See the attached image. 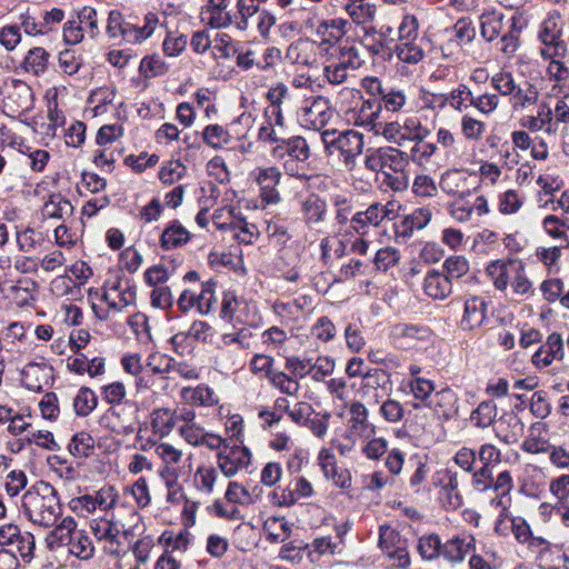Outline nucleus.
Wrapping results in <instances>:
<instances>
[{
    "label": "nucleus",
    "mask_w": 569,
    "mask_h": 569,
    "mask_svg": "<svg viewBox=\"0 0 569 569\" xmlns=\"http://www.w3.org/2000/svg\"><path fill=\"white\" fill-rule=\"evenodd\" d=\"M276 159L283 160L286 172L292 177H306V161L310 157V147L307 140L300 136H295L282 140L272 149Z\"/></svg>",
    "instance_id": "nucleus-5"
},
{
    "label": "nucleus",
    "mask_w": 569,
    "mask_h": 569,
    "mask_svg": "<svg viewBox=\"0 0 569 569\" xmlns=\"http://www.w3.org/2000/svg\"><path fill=\"white\" fill-rule=\"evenodd\" d=\"M198 273L196 271H189L184 274L183 281L193 282V287L186 288L181 292L177 305L180 311L188 312L192 308L201 315H207L211 311L212 305L216 301L213 284L210 282L197 283Z\"/></svg>",
    "instance_id": "nucleus-7"
},
{
    "label": "nucleus",
    "mask_w": 569,
    "mask_h": 569,
    "mask_svg": "<svg viewBox=\"0 0 569 569\" xmlns=\"http://www.w3.org/2000/svg\"><path fill=\"white\" fill-rule=\"evenodd\" d=\"M407 166L408 161L402 151L392 147H385L383 162L379 170L383 176L389 172L403 171Z\"/></svg>",
    "instance_id": "nucleus-45"
},
{
    "label": "nucleus",
    "mask_w": 569,
    "mask_h": 569,
    "mask_svg": "<svg viewBox=\"0 0 569 569\" xmlns=\"http://www.w3.org/2000/svg\"><path fill=\"white\" fill-rule=\"evenodd\" d=\"M319 50L318 42L300 38L289 44L286 50L284 61L295 66L297 70H302L317 62V54Z\"/></svg>",
    "instance_id": "nucleus-17"
},
{
    "label": "nucleus",
    "mask_w": 569,
    "mask_h": 569,
    "mask_svg": "<svg viewBox=\"0 0 569 569\" xmlns=\"http://www.w3.org/2000/svg\"><path fill=\"white\" fill-rule=\"evenodd\" d=\"M525 202V197L515 189H508L498 197V210L502 214L517 213Z\"/></svg>",
    "instance_id": "nucleus-48"
},
{
    "label": "nucleus",
    "mask_w": 569,
    "mask_h": 569,
    "mask_svg": "<svg viewBox=\"0 0 569 569\" xmlns=\"http://www.w3.org/2000/svg\"><path fill=\"white\" fill-rule=\"evenodd\" d=\"M150 423L154 435L168 436L176 425V412L168 408H158L151 412Z\"/></svg>",
    "instance_id": "nucleus-40"
},
{
    "label": "nucleus",
    "mask_w": 569,
    "mask_h": 569,
    "mask_svg": "<svg viewBox=\"0 0 569 569\" xmlns=\"http://www.w3.org/2000/svg\"><path fill=\"white\" fill-rule=\"evenodd\" d=\"M542 230L552 239L560 241L561 244L569 246V219L560 218L556 214H548L542 219Z\"/></svg>",
    "instance_id": "nucleus-38"
},
{
    "label": "nucleus",
    "mask_w": 569,
    "mask_h": 569,
    "mask_svg": "<svg viewBox=\"0 0 569 569\" xmlns=\"http://www.w3.org/2000/svg\"><path fill=\"white\" fill-rule=\"evenodd\" d=\"M407 387L409 388L410 393L413 396L416 400L421 401L425 406L429 401V399L433 396L435 385L431 380L425 379L422 377H417L416 379H409Z\"/></svg>",
    "instance_id": "nucleus-55"
},
{
    "label": "nucleus",
    "mask_w": 569,
    "mask_h": 569,
    "mask_svg": "<svg viewBox=\"0 0 569 569\" xmlns=\"http://www.w3.org/2000/svg\"><path fill=\"white\" fill-rule=\"evenodd\" d=\"M379 547L393 561L392 566L406 569L410 565L408 540L389 526L379 530Z\"/></svg>",
    "instance_id": "nucleus-12"
},
{
    "label": "nucleus",
    "mask_w": 569,
    "mask_h": 569,
    "mask_svg": "<svg viewBox=\"0 0 569 569\" xmlns=\"http://www.w3.org/2000/svg\"><path fill=\"white\" fill-rule=\"evenodd\" d=\"M227 8L228 7L203 8L201 11V20L212 28H226L232 22L231 14Z\"/></svg>",
    "instance_id": "nucleus-50"
},
{
    "label": "nucleus",
    "mask_w": 569,
    "mask_h": 569,
    "mask_svg": "<svg viewBox=\"0 0 569 569\" xmlns=\"http://www.w3.org/2000/svg\"><path fill=\"white\" fill-rule=\"evenodd\" d=\"M425 292L433 299H446L452 291L449 278L439 271H430L423 279Z\"/></svg>",
    "instance_id": "nucleus-32"
},
{
    "label": "nucleus",
    "mask_w": 569,
    "mask_h": 569,
    "mask_svg": "<svg viewBox=\"0 0 569 569\" xmlns=\"http://www.w3.org/2000/svg\"><path fill=\"white\" fill-rule=\"evenodd\" d=\"M263 530L271 542H283L291 532L283 517H268L263 523Z\"/></svg>",
    "instance_id": "nucleus-43"
},
{
    "label": "nucleus",
    "mask_w": 569,
    "mask_h": 569,
    "mask_svg": "<svg viewBox=\"0 0 569 569\" xmlns=\"http://www.w3.org/2000/svg\"><path fill=\"white\" fill-rule=\"evenodd\" d=\"M187 174V167L179 159L168 160L159 170L158 177L164 184H173Z\"/></svg>",
    "instance_id": "nucleus-47"
},
{
    "label": "nucleus",
    "mask_w": 569,
    "mask_h": 569,
    "mask_svg": "<svg viewBox=\"0 0 569 569\" xmlns=\"http://www.w3.org/2000/svg\"><path fill=\"white\" fill-rule=\"evenodd\" d=\"M547 76L553 82L551 92L553 96L569 97V68L562 61L563 59L549 58Z\"/></svg>",
    "instance_id": "nucleus-27"
},
{
    "label": "nucleus",
    "mask_w": 569,
    "mask_h": 569,
    "mask_svg": "<svg viewBox=\"0 0 569 569\" xmlns=\"http://www.w3.org/2000/svg\"><path fill=\"white\" fill-rule=\"evenodd\" d=\"M269 381L274 388L287 396H297L299 393L300 383L282 371H274L272 375H269Z\"/></svg>",
    "instance_id": "nucleus-57"
},
{
    "label": "nucleus",
    "mask_w": 569,
    "mask_h": 569,
    "mask_svg": "<svg viewBox=\"0 0 569 569\" xmlns=\"http://www.w3.org/2000/svg\"><path fill=\"white\" fill-rule=\"evenodd\" d=\"M181 397L186 402L197 406H212L218 402L214 392L207 386L183 388Z\"/></svg>",
    "instance_id": "nucleus-42"
},
{
    "label": "nucleus",
    "mask_w": 569,
    "mask_h": 569,
    "mask_svg": "<svg viewBox=\"0 0 569 569\" xmlns=\"http://www.w3.org/2000/svg\"><path fill=\"white\" fill-rule=\"evenodd\" d=\"M332 114L333 111L329 100L322 96L305 99L297 111L301 124L313 130L323 128L330 121Z\"/></svg>",
    "instance_id": "nucleus-10"
},
{
    "label": "nucleus",
    "mask_w": 569,
    "mask_h": 569,
    "mask_svg": "<svg viewBox=\"0 0 569 569\" xmlns=\"http://www.w3.org/2000/svg\"><path fill=\"white\" fill-rule=\"evenodd\" d=\"M417 548L420 556L426 560H433L442 553V543L437 535L421 537Z\"/></svg>",
    "instance_id": "nucleus-59"
},
{
    "label": "nucleus",
    "mask_w": 569,
    "mask_h": 569,
    "mask_svg": "<svg viewBox=\"0 0 569 569\" xmlns=\"http://www.w3.org/2000/svg\"><path fill=\"white\" fill-rule=\"evenodd\" d=\"M458 397L455 391L449 388H443L433 393V396L426 403L433 416L438 419L449 420L458 411Z\"/></svg>",
    "instance_id": "nucleus-22"
},
{
    "label": "nucleus",
    "mask_w": 569,
    "mask_h": 569,
    "mask_svg": "<svg viewBox=\"0 0 569 569\" xmlns=\"http://www.w3.org/2000/svg\"><path fill=\"white\" fill-rule=\"evenodd\" d=\"M191 238L190 232L177 220L169 222L160 237V246L171 250L184 246Z\"/></svg>",
    "instance_id": "nucleus-31"
},
{
    "label": "nucleus",
    "mask_w": 569,
    "mask_h": 569,
    "mask_svg": "<svg viewBox=\"0 0 569 569\" xmlns=\"http://www.w3.org/2000/svg\"><path fill=\"white\" fill-rule=\"evenodd\" d=\"M381 104L376 100H365L351 109L348 113V120L353 124L378 131Z\"/></svg>",
    "instance_id": "nucleus-21"
},
{
    "label": "nucleus",
    "mask_w": 569,
    "mask_h": 569,
    "mask_svg": "<svg viewBox=\"0 0 569 569\" xmlns=\"http://www.w3.org/2000/svg\"><path fill=\"white\" fill-rule=\"evenodd\" d=\"M178 432L187 443L193 447L203 446L209 450H217L224 443L222 437L204 430V428L197 422L180 426Z\"/></svg>",
    "instance_id": "nucleus-19"
},
{
    "label": "nucleus",
    "mask_w": 569,
    "mask_h": 569,
    "mask_svg": "<svg viewBox=\"0 0 569 569\" xmlns=\"http://www.w3.org/2000/svg\"><path fill=\"white\" fill-rule=\"evenodd\" d=\"M440 188L450 196L465 197L468 191V178L461 170H448L440 179Z\"/></svg>",
    "instance_id": "nucleus-35"
},
{
    "label": "nucleus",
    "mask_w": 569,
    "mask_h": 569,
    "mask_svg": "<svg viewBox=\"0 0 569 569\" xmlns=\"http://www.w3.org/2000/svg\"><path fill=\"white\" fill-rule=\"evenodd\" d=\"M94 447L93 438L87 432L76 433L69 446V452L76 458L88 457Z\"/></svg>",
    "instance_id": "nucleus-56"
},
{
    "label": "nucleus",
    "mask_w": 569,
    "mask_h": 569,
    "mask_svg": "<svg viewBox=\"0 0 569 569\" xmlns=\"http://www.w3.org/2000/svg\"><path fill=\"white\" fill-rule=\"evenodd\" d=\"M511 532L521 543L528 542L530 546H545L547 543L543 538L532 536L529 525L522 518H513Z\"/></svg>",
    "instance_id": "nucleus-58"
},
{
    "label": "nucleus",
    "mask_w": 569,
    "mask_h": 569,
    "mask_svg": "<svg viewBox=\"0 0 569 569\" xmlns=\"http://www.w3.org/2000/svg\"><path fill=\"white\" fill-rule=\"evenodd\" d=\"M102 299L108 306L107 312L101 316L108 318L110 313H119L136 301V291L128 282L119 279L108 280L103 286Z\"/></svg>",
    "instance_id": "nucleus-14"
},
{
    "label": "nucleus",
    "mask_w": 569,
    "mask_h": 569,
    "mask_svg": "<svg viewBox=\"0 0 569 569\" xmlns=\"http://www.w3.org/2000/svg\"><path fill=\"white\" fill-rule=\"evenodd\" d=\"M201 137L203 142L213 149H220L230 141L228 130L220 124H209L204 127Z\"/></svg>",
    "instance_id": "nucleus-49"
},
{
    "label": "nucleus",
    "mask_w": 569,
    "mask_h": 569,
    "mask_svg": "<svg viewBox=\"0 0 569 569\" xmlns=\"http://www.w3.org/2000/svg\"><path fill=\"white\" fill-rule=\"evenodd\" d=\"M321 138L329 154L338 153L349 170L355 168L356 159L363 149V136L361 133L347 130L336 134L335 131L326 130Z\"/></svg>",
    "instance_id": "nucleus-6"
},
{
    "label": "nucleus",
    "mask_w": 569,
    "mask_h": 569,
    "mask_svg": "<svg viewBox=\"0 0 569 569\" xmlns=\"http://www.w3.org/2000/svg\"><path fill=\"white\" fill-rule=\"evenodd\" d=\"M510 101L515 110L527 109L538 103L539 91L536 86L530 82H526L525 87L518 84L517 89L511 94Z\"/></svg>",
    "instance_id": "nucleus-41"
},
{
    "label": "nucleus",
    "mask_w": 569,
    "mask_h": 569,
    "mask_svg": "<svg viewBox=\"0 0 569 569\" xmlns=\"http://www.w3.org/2000/svg\"><path fill=\"white\" fill-rule=\"evenodd\" d=\"M487 312V305L480 297H471L465 301L463 315L460 326L463 330H475L479 328Z\"/></svg>",
    "instance_id": "nucleus-30"
},
{
    "label": "nucleus",
    "mask_w": 569,
    "mask_h": 569,
    "mask_svg": "<svg viewBox=\"0 0 569 569\" xmlns=\"http://www.w3.org/2000/svg\"><path fill=\"white\" fill-rule=\"evenodd\" d=\"M218 472L212 466H199L194 473V483L201 492L210 495L214 490Z\"/></svg>",
    "instance_id": "nucleus-52"
},
{
    "label": "nucleus",
    "mask_w": 569,
    "mask_h": 569,
    "mask_svg": "<svg viewBox=\"0 0 569 569\" xmlns=\"http://www.w3.org/2000/svg\"><path fill=\"white\" fill-rule=\"evenodd\" d=\"M3 112L14 117L29 112L34 106V93L29 84L19 79H7L0 88Z\"/></svg>",
    "instance_id": "nucleus-8"
},
{
    "label": "nucleus",
    "mask_w": 569,
    "mask_h": 569,
    "mask_svg": "<svg viewBox=\"0 0 569 569\" xmlns=\"http://www.w3.org/2000/svg\"><path fill=\"white\" fill-rule=\"evenodd\" d=\"M376 426L369 420V411L360 401L347 406L346 439L361 440L373 437Z\"/></svg>",
    "instance_id": "nucleus-13"
},
{
    "label": "nucleus",
    "mask_w": 569,
    "mask_h": 569,
    "mask_svg": "<svg viewBox=\"0 0 569 569\" xmlns=\"http://www.w3.org/2000/svg\"><path fill=\"white\" fill-rule=\"evenodd\" d=\"M442 267L446 272L445 276L449 278L450 282L468 276L470 270L469 261L463 256H451L447 258Z\"/></svg>",
    "instance_id": "nucleus-53"
},
{
    "label": "nucleus",
    "mask_w": 569,
    "mask_h": 569,
    "mask_svg": "<svg viewBox=\"0 0 569 569\" xmlns=\"http://www.w3.org/2000/svg\"><path fill=\"white\" fill-rule=\"evenodd\" d=\"M521 449L528 453H546L551 449L549 428L543 422H535L521 445Z\"/></svg>",
    "instance_id": "nucleus-23"
},
{
    "label": "nucleus",
    "mask_w": 569,
    "mask_h": 569,
    "mask_svg": "<svg viewBox=\"0 0 569 569\" xmlns=\"http://www.w3.org/2000/svg\"><path fill=\"white\" fill-rule=\"evenodd\" d=\"M486 274L493 288L511 301L523 302L535 296L533 282L521 259L493 260L486 267Z\"/></svg>",
    "instance_id": "nucleus-1"
},
{
    "label": "nucleus",
    "mask_w": 569,
    "mask_h": 569,
    "mask_svg": "<svg viewBox=\"0 0 569 569\" xmlns=\"http://www.w3.org/2000/svg\"><path fill=\"white\" fill-rule=\"evenodd\" d=\"M52 378V368L46 363H28L21 372V381L31 391H41Z\"/></svg>",
    "instance_id": "nucleus-25"
},
{
    "label": "nucleus",
    "mask_w": 569,
    "mask_h": 569,
    "mask_svg": "<svg viewBox=\"0 0 569 569\" xmlns=\"http://www.w3.org/2000/svg\"><path fill=\"white\" fill-rule=\"evenodd\" d=\"M497 417V406L491 400L482 401L471 413V420L479 428H487L492 425Z\"/></svg>",
    "instance_id": "nucleus-51"
},
{
    "label": "nucleus",
    "mask_w": 569,
    "mask_h": 569,
    "mask_svg": "<svg viewBox=\"0 0 569 569\" xmlns=\"http://www.w3.org/2000/svg\"><path fill=\"white\" fill-rule=\"evenodd\" d=\"M326 211V202L316 194H310L301 201V214L303 221L309 226L322 222Z\"/></svg>",
    "instance_id": "nucleus-34"
},
{
    "label": "nucleus",
    "mask_w": 569,
    "mask_h": 569,
    "mask_svg": "<svg viewBox=\"0 0 569 569\" xmlns=\"http://www.w3.org/2000/svg\"><path fill=\"white\" fill-rule=\"evenodd\" d=\"M460 127L461 133L467 140L478 141L482 138L486 131L485 122L469 114H465L461 118Z\"/></svg>",
    "instance_id": "nucleus-64"
},
{
    "label": "nucleus",
    "mask_w": 569,
    "mask_h": 569,
    "mask_svg": "<svg viewBox=\"0 0 569 569\" xmlns=\"http://www.w3.org/2000/svg\"><path fill=\"white\" fill-rule=\"evenodd\" d=\"M154 453L161 461L160 477L167 485L178 482L192 473L191 452H184L181 447L170 442H154Z\"/></svg>",
    "instance_id": "nucleus-3"
},
{
    "label": "nucleus",
    "mask_w": 569,
    "mask_h": 569,
    "mask_svg": "<svg viewBox=\"0 0 569 569\" xmlns=\"http://www.w3.org/2000/svg\"><path fill=\"white\" fill-rule=\"evenodd\" d=\"M159 26V17L154 12H148L143 24L138 26L126 21L121 12L112 10L109 12L106 30L111 39L121 38L127 43L137 44L150 38Z\"/></svg>",
    "instance_id": "nucleus-4"
},
{
    "label": "nucleus",
    "mask_w": 569,
    "mask_h": 569,
    "mask_svg": "<svg viewBox=\"0 0 569 569\" xmlns=\"http://www.w3.org/2000/svg\"><path fill=\"white\" fill-rule=\"evenodd\" d=\"M96 505L99 509L106 511V515H114L112 510L119 500V493L113 486H104L100 488L96 493Z\"/></svg>",
    "instance_id": "nucleus-60"
},
{
    "label": "nucleus",
    "mask_w": 569,
    "mask_h": 569,
    "mask_svg": "<svg viewBox=\"0 0 569 569\" xmlns=\"http://www.w3.org/2000/svg\"><path fill=\"white\" fill-rule=\"evenodd\" d=\"M77 531V522L72 517L64 518L47 537L48 546L53 548L58 546H69Z\"/></svg>",
    "instance_id": "nucleus-39"
},
{
    "label": "nucleus",
    "mask_w": 569,
    "mask_h": 569,
    "mask_svg": "<svg viewBox=\"0 0 569 569\" xmlns=\"http://www.w3.org/2000/svg\"><path fill=\"white\" fill-rule=\"evenodd\" d=\"M471 97H473L471 90L467 86L460 84L450 93L445 94L446 106L449 104L456 111L461 112L468 108L466 102H470Z\"/></svg>",
    "instance_id": "nucleus-62"
},
{
    "label": "nucleus",
    "mask_w": 569,
    "mask_h": 569,
    "mask_svg": "<svg viewBox=\"0 0 569 569\" xmlns=\"http://www.w3.org/2000/svg\"><path fill=\"white\" fill-rule=\"evenodd\" d=\"M218 450L217 466L228 478L236 476L250 463V452L246 447L229 446L224 441Z\"/></svg>",
    "instance_id": "nucleus-16"
},
{
    "label": "nucleus",
    "mask_w": 569,
    "mask_h": 569,
    "mask_svg": "<svg viewBox=\"0 0 569 569\" xmlns=\"http://www.w3.org/2000/svg\"><path fill=\"white\" fill-rule=\"evenodd\" d=\"M281 179V172L276 167L259 169L256 181L261 190V198L267 203H277L280 201V194L277 187Z\"/></svg>",
    "instance_id": "nucleus-24"
},
{
    "label": "nucleus",
    "mask_w": 569,
    "mask_h": 569,
    "mask_svg": "<svg viewBox=\"0 0 569 569\" xmlns=\"http://www.w3.org/2000/svg\"><path fill=\"white\" fill-rule=\"evenodd\" d=\"M98 403L94 392L87 387H82L73 399V408L78 416H88Z\"/></svg>",
    "instance_id": "nucleus-54"
},
{
    "label": "nucleus",
    "mask_w": 569,
    "mask_h": 569,
    "mask_svg": "<svg viewBox=\"0 0 569 569\" xmlns=\"http://www.w3.org/2000/svg\"><path fill=\"white\" fill-rule=\"evenodd\" d=\"M49 57L50 54L43 48H32L24 58L23 67L34 76L42 74L48 68Z\"/></svg>",
    "instance_id": "nucleus-44"
},
{
    "label": "nucleus",
    "mask_w": 569,
    "mask_h": 569,
    "mask_svg": "<svg viewBox=\"0 0 569 569\" xmlns=\"http://www.w3.org/2000/svg\"><path fill=\"white\" fill-rule=\"evenodd\" d=\"M312 485L303 477H298L291 481L287 488L274 491V497L280 506H292L301 498L312 496Z\"/></svg>",
    "instance_id": "nucleus-26"
},
{
    "label": "nucleus",
    "mask_w": 569,
    "mask_h": 569,
    "mask_svg": "<svg viewBox=\"0 0 569 569\" xmlns=\"http://www.w3.org/2000/svg\"><path fill=\"white\" fill-rule=\"evenodd\" d=\"M475 548V538L470 535H459L442 543L441 556L452 563L461 562Z\"/></svg>",
    "instance_id": "nucleus-28"
},
{
    "label": "nucleus",
    "mask_w": 569,
    "mask_h": 569,
    "mask_svg": "<svg viewBox=\"0 0 569 569\" xmlns=\"http://www.w3.org/2000/svg\"><path fill=\"white\" fill-rule=\"evenodd\" d=\"M90 529L98 542L103 545V549L109 555H118L120 541L119 537L124 533V526L114 515L94 518L90 521Z\"/></svg>",
    "instance_id": "nucleus-11"
},
{
    "label": "nucleus",
    "mask_w": 569,
    "mask_h": 569,
    "mask_svg": "<svg viewBox=\"0 0 569 569\" xmlns=\"http://www.w3.org/2000/svg\"><path fill=\"white\" fill-rule=\"evenodd\" d=\"M523 423L513 412L503 413L497 421V437L506 443H516L523 435Z\"/></svg>",
    "instance_id": "nucleus-29"
},
{
    "label": "nucleus",
    "mask_w": 569,
    "mask_h": 569,
    "mask_svg": "<svg viewBox=\"0 0 569 569\" xmlns=\"http://www.w3.org/2000/svg\"><path fill=\"white\" fill-rule=\"evenodd\" d=\"M42 214L47 218L67 220L73 214V206L61 194H51L43 204Z\"/></svg>",
    "instance_id": "nucleus-37"
},
{
    "label": "nucleus",
    "mask_w": 569,
    "mask_h": 569,
    "mask_svg": "<svg viewBox=\"0 0 569 569\" xmlns=\"http://www.w3.org/2000/svg\"><path fill=\"white\" fill-rule=\"evenodd\" d=\"M21 509L32 523L44 528L54 526L62 515L56 489L44 481H38L22 495Z\"/></svg>",
    "instance_id": "nucleus-2"
},
{
    "label": "nucleus",
    "mask_w": 569,
    "mask_h": 569,
    "mask_svg": "<svg viewBox=\"0 0 569 569\" xmlns=\"http://www.w3.org/2000/svg\"><path fill=\"white\" fill-rule=\"evenodd\" d=\"M403 141L410 140L415 142H422L429 134L428 128L423 127L417 118H408L402 124Z\"/></svg>",
    "instance_id": "nucleus-63"
},
{
    "label": "nucleus",
    "mask_w": 569,
    "mask_h": 569,
    "mask_svg": "<svg viewBox=\"0 0 569 569\" xmlns=\"http://www.w3.org/2000/svg\"><path fill=\"white\" fill-rule=\"evenodd\" d=\"M69 551L80 559H90L94 552V546L90 537L83 530H77L69 543Z\"/></svg>",
    "instance_id": "nucleus-46"
},
{
    "label": "nucleus",
    "mask_w": 569,
    "mask_h": 569,
    "mask_svg": "<svg viewBox=\"0 0 569 569\" xmlns=\"http://www.w3.org/2000/svg\"><path fill=\"white\" fill-rule=\"evenodd\" d=\"M563 356L562 337L557 332H552L532 355L531 362L536 368L542 369L550 366L555 360H562Z\"/></svg>",
    "instance_id": "nucleus-20"
},
{
    "label": "nucleus",
    "mask_w": 569,
    "mask_h": 569,
    "mask_svg": "<svg viewBox=\"0 0 569 569\" xmlns=\"http://www.w3.org/2000/svg\"><path fill=\"white\" fill-rule=\"evenodd\" d=\"M538 39L542 44L540 56L543 59L566 58L568 47L562 38V28L559 26L556 18L548 17L543 20L538 32Z\"/></svg>",
    "instance_id": "nucleus-9"
},
{
    "label": "nucleus",
    "mask_w": 569,
    "mask_h": 569,
    "mask_svg": "<svg viewBox=\"0 0 569 569\" xmlns=\"http://www.w3.org/2000/svg\"><path fill=\"white\" fill-rule=\"evenodd\" d=\"M392 204L372 203L365 211H359L350 219V229L360 236H366L370 227H378L383 220L393 218Z\"/></svg>",
    "instance_id": "nucleus-15"
},
{
    "label": "nucleus",
    "mask_w": 569,
    "mask_h": 569,
    "mask_svg": "<svg viewBox=\"0 0 569 569\" xmlns=\"http://www.w3.org/2000/svg\"><path fill=\"white\" fill-rule=\"evenodd\" d=\"M266 97L269 101V106L266 109V114L270 119V123L283 127L284 111L288 110L290 101V92L288 87L284 83H277L268 90Z\"/></svg>",
    "instance_id": "nucleus-18"
},
{
    "label": "nucleus",
    "mask_w": 569,
    "mask_h": 569,
    "mask_svg": "<svg viewBox=\"0 0 569 569\" xmlns=\"http://www.w3.org/2000/svg\"><path fill=\"white\" fill-rule=\"evenodd\" d=\"M430 330L427 327L399 323L391 329V336L395 340L403 345H412L416 341L427 340L430 337Z\"/></svg>",
    "instance_id": "nucleus-36"
},
{
    "label": "nucleus",
    "mask_w": 569,
    "mask_h": 569,
    "mask_svg": "<svg viewBox=\"0 0 569 569\" xmlns=\"http://www.w3.org/2000/svg\"><path fill=\"white\" fill-rule=\"evenodd\" d=\"M361 441L363 442L361 452L370 460H378L388 452V441L383 437L375 435L368 439H361Z\"/></svg>",
    "instance_id": "nucleus-61"
},
{
    "label": "nucleus",
    "mask_w": 569,
    "mask_h": 569,
    "mask_svg": "<svg viewBox=\"0 0 569 569\" xmlns=\"http://www.w3.org/2000/svg\"><path fill=\"white\" fill-rule=\"evenodd\" d=\"M503 14L499 11H486L480 16V30L481 36L489 42L502 36L506 23L503 22Z\"/></svg>",
    "instance_id": "nucleus-33"
}]
</instances>
